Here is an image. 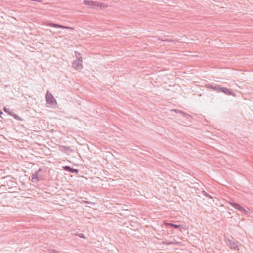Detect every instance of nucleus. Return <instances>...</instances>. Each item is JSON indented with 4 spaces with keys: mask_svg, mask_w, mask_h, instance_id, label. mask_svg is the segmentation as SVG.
<instances>
[{
    "mask_svg": "<svg viewBox=\"0 0 253 253\" xmlns=\"http://www.w3.org/2000/svg\"><path fill=\"white\" fill-rule=\"evenodd\" d=\"M45 171L40 168L38 170L33 174V182L42 181L45 179Z\"/></svg>",
    "mask_w": 253,
    "mask_h": 253,
    "instance_id": "obj_1",
    "label": "nucleus"
},
{
    "mask_svg": "<svg viewBox=\"0 0 253 253\" xmlns=\"http://www.w3.org/2000/svg\"><path fill=\"white\" fill-rule=\"evenodd\" d=\"M46 100L48 106L53 107L55 106L56 104V100L51 93L47 91L45 95Z\"/></svg>",
    "mask_w": 253,
    "mask_h": 253,
    "instance_id": "obj_2",
    "label": "nucleus"
},
{
    "mask_svg": "<svg viewBox=\"0 0 253 253\" xmlns=\"http://www.w3.org/2000/svg\"><path fill=\"white\" fill-rule=\"evenodd\" d=\"M227 245L232 250H239V242L237 241H235L231 239H228Z\"/></svg>",
    "mask_w": 253,
    "mask_h": 253,
    "instance_id": "obj_3",
    "label": "nucleus"
},
{
    "mask_svg": "<svg viewBox=\"0 0 253 253\" xmlns=\"http://www.w3.org/2000/svg\"><path fill=\"white\" fill-rule=\"evenodd\" d=\"M230 205H231L232 207L235 208V209L238 210L240 211L244 212L245 213H247L248 212V211L244 209L243 207H242L240 204H239L237 203H236L232 201H230L228 202Z\"/></svg>",
    "mask_w": 253,
    "mask_h": 253,
    "instance_id": "obj_4",
    "label": "nucleus"
},
{
    "mask_svg": "<svg viewBox=\"0 0 253 253\" xmlns=\"http://www.w3.org/2000/svg\"><path fill=\"white\" fill-rule=\"evenodd\" d=\"M205 87L208 89H212L214 91H216L218 92H219L220 86L213 83L211 84H205Z\"/></svg>",
    "mask_w": 253,
    "mask_h": 253,
    "instance_id": "obj_5",
    "label": "nucleus"
},
{
    "mask_svg": "<svg viewBox=\"0 0 253 253\" xmlns=\"http://www.w3.org/2000/svg\"><path fill=\"white\" fill-rule=\"evenodd\" d=\"M84 4L86 5H88L92 8L97 7L99 6V3L97 1L84 0Z\"/></svg>",
    "mask_w": 253,
    "mask_h": 253,
    "instance_id": "obj_6",
    "label": "nucleus"
},
{
    "mask_svg": "<svg viewBox=\"0 0 253 253\" xmlns=\"http://www.w3.org/2000/svg\"><path fill=\"white\" fill-rule=\"evenodd\" d=\"M63 169L67 172H69L71 173H76L77 174L78 173V170L77 169H74L70 166H65L63 167Z\"/></svg>",
    "mask_w": 253,
    "mask_h": 253,
    "instance_id": "obj_7",
    "label": "nucleus"
},
{
    "mask_svg": "<svg viewBox=\"0 0 253 253\" xmlns=\"http://www.w3.org/2000/svg\"><path fill=\"white\" fill-rule=\"evenodd\" d=\"M82 60H74L72 63V67L73 68L78 69L80 68H83L82 65Z\"/></svg>",
    "mask_w": 253,
    "mask_h": 253,
    "instance_id": "obj_8",
    "label": "nucleus"
},
{
    "mask_svg": "<svg viewBox=\"0 0 253 253\" xmlns=\"http://www.w3.org/2000/svg\"><path fill=\"white\" fill-rule=\"evenodd\" d=\"M223 92L227 95H232L233 91L231 89H228L226 87H220L219 92Z\"/></svg>",
    "mask_w": 253,
    "mask_h": 253,
    "instance_id": "obj_9",
    "label": "nucleus"
},
{
    "mask_svg": "<svg viewBox=\"0 0 253 253\" xmlns=\"http://www.w3.org/2000/svg\"><path fill=\"white\" fill-rule=\"evenodd\" d=\"M171 111H173L176 113H179L180 114H181L183 117L186 118L187 119H188V118H191V116L184 112L183 111H181V110H177V109H172L171 110Z\"/></svg>",
    "mask_w": 253,
    "mask_h": 253,
    "instance_id": "obj_10",
    "label": "nucleus"
},
{
    "mask_svg": "<svg viewBox=\"0 0 253 253\" xmlns=\"http://www.w3.org/2000/svg\"><path fill=\"white\" fill-rule=\"evenodd\" d=\"M158 40L161 41H163V42H177L178 41L176 39H166V38H161V37H159L158 38Z\"/></svg>",
    "mask_w": 253,
    "mask_h": 253,
    "instance_id": "obj_11",
    "label": "nucleus"
},
{
    "mask_svg": "<svg viewBox=\"0 0 253 253\" xmlns=\"http://www.w3.org/2000/svg\"><path fill=\"white\" fill-rule=\"evenodd\" d=\"M61 147L63 148V149H62V151H64L65 152H72L73 151V149L70 147L62 146Z\"/></svg>",
    "mask_w": 253,
    "mask_h": 253,
    "instance_id": "obj_12",
    "label": "nucleus"
},
{
    "mask_svg": "<svg viewBox=\"0 0 253 253\" xmlns=\"http://www.w3.org/2000/svg\"><path fill=\"white\" fill-rule=\"evenodd\" d=\"M75 55H76L77 60H82V57L81 56V54L79 52L77 51H75Z\"/></svg>",
    "mask_w": 253,
    "mask_h": 253,
    "instance_id": "obj_13",
    "label": "nucleus"
},
{
    "mask_svg": "<svg viewBox=\"0 0 253 253\" xmlns=\"http://www.w3.org/2000/svg\"><path fill=\"white\" fill-rule=\"evenodd\" d=\"M169 225L170 227H174L175 229H178L181 226V225H177L171 223H169Z\"/></svg>",
    "mask_w": 253,
    "mask_h": 253,
    "instance_id": "obj_14",
    "label": "nucleus"
},
{
    "mask_svg": "<svg viewBox=\"0 0 253 253\" xmlns=\"http://www.w3.org/2000/svg\"><path fill=\"white\" fill-rule=\"evenodd\" d=\"M60 28H62V29H72V30L73 29V28L72 27L65 26L61 25H60Z\"/></svg>",
    "mask_w": 253,
    "mask_h": 253,
    "instance_id": "obj_15",
    "label": "nucleus"
},
{
    "mask_svg": "<svg viewBox=\"0 0 253 253\" xmlns=\"http://www.w3.org/2000/svg\"><path fill=\"white\" fill-rule=\"evenodd\" d=\"M60 25H59V24H54V23H50V26L53 27L60 28Z\"/></svg>",
    "mask_w": 253,
    "mask_h": 253,
    "instance_id": "obj_16",
    "label": "nucleus"
},
{
    "mask_svg": "<svg viewBox=\"0 0 253 253\" xmlns=\"http://www.w3.org/2000/svg\"><path fill=\"white\" fill-rule=\"evenodd\" d=\"M201 192L205 195V196H206L207 197H209L210 198H213L211 196L208 195L205 190H203V191H201Z\"/></svg>",
    "mask_w": 253,
    "mask_h": 253,
    "instance_id": "obj_17",
    "label": "nucleus"
},
{
    "mask_svg": "<svg viewBox=\"0 0 253 253\" xmlns=\"http://www.w3.org/2000/svg\"><path fill=\"white\" fill-rule=\"evenodd\" d=\"M43 0H33V1L37 2H42Z\"/></svg>",
    "mask_w": 253,
    "mask_h": 253,
    "instance_id": "obj_18",
    "label": "nucleus"
},
{
    "mask_svg": "<svg viewBox=\"0 0 253 253\" xmlns=\"http://www.w3.org/2000/svg\"><path fill=\"white\" fill-rule=\"evenodd\" d=\"M172 244H173V243L172 242H169L167 243V245H172Z\"/></svg>",
    "mask_w": 253,
    "mask_h": 253,
    "instance_id": "obj_19",
    "label": "nucleus"
},
{
    "mask_svg": "<svg viewBox=\"0 0 253 253\" xmlns=\"http://www.w3.org/2000/svg\"><path fill=\"white\" fill-rule=\"evenodd\" d=\"M2 114V112L0 111V117H1V115Z\"/></svg>",
    "mask_w": 253,
    "mask_h": 253,
    "instance_id": "obj_20",
    "label": "nucleus"
},
{
    "mask_svg": "<svg viewBox=\"0 0 253 253\" xmlns=\"http://www.w3.org/2000/svg\"><path fill=\"white\" fill-rule=\"evenodd\" d=\"M84 236V234H82V236H81V237H83Z\"/></svg>",
    "mask_w": 253,
    "mask_h": 253,
    "instance_id": "obj_21",
    "label": "nucleus"
}]
</instances>
